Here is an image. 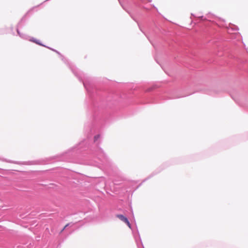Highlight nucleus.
<instances>
[{
    "label": "nucleus",
    "mask_w": 248,
    "mask_h": 248,
    "mask_svg": "<svg viewBox=\"0 0 248 248\" xmlns=\"http://www.w3.org/2000/svg\"><path fill=\"white\" fill-rule=\"evenodd\" d=\"M116 217L121 220L125 222L129 228H131V225L126 217H125L122 215H117Z\"/></svg>",
    "instance_id": "obj_1"
},
{
    "label": "nucleus",
    "mask_w": 248,
    "mask_h": 248,
    "mask_svg": "<svg viewBox=\"0 0 248 248\" xmlns=\"http://www.w3.org/2000/svg\"><path fill=\"white\" fill-rule=\"evenodd\" d=\"M100 138V135H95L94 138V142H96L98 140H99Z\"/></svg>",
    "instance_id": "obj_2"
},
{
    "label": "nucleus",
    "mask_w": 248,
    "mask_h": 248,
    "mask_svg": "<svg viewBox=\"0 0 248 248\" xmlns=\"http://www.w3.org/2000/svg\"><path fill=\"white\" fill-rule=\"evenodd\" d=\"M68 224L64 226V228L63 229V230L64 229H65L66 228V227H67L68 226Z\"/></svg>",
    "instance_id": "obj_3"
},
{
    "label": "nucleus",
    "mask_w": 248,
    "mask_h": 248,
    "mask_svg": "<svg viewBox=\"0 0 248 248\" xmlns=\"http://www.w3.org/2000/svg\"><path fill=\"white\" fill-rule=\"evenodd\" d=\"M34 42H35L36 44H39V43H38V42H35V41H34Z\"/></svg>",
    "instance_id": "obj_4"
}]
</instances>
